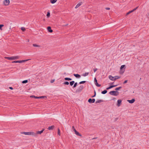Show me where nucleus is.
<instances>
[{"label":"nucleus","mask_w":149,"mask_h":149,"mask_svg":"<svg viewBox=\"0 0 149 149\" xmlns=\"http://www.w3.org/2000/svg\"><path fill=\"white\" fill-rule=\"evenodd\" d=\"M22 134H24L26 135H32L35 136H36V134H35L33 132H23L22 133Z\"/></svg>","instance_id":"obj_1"},{"label":"nucleus","mask_w":149,"mask_h":149,"mask_svg":"<svg viewBox=\"0 0 149 149\" xmlns=\"http://www.w3.org/2000/svg\"><path fill=\"white\" fill-rule=\"evenodd\" d=\"M28 41L29 42V40H28Z\"/></svg>","instance_id":"obj_50"},{"label":"nucleus","mask_w":149,"mask_h":149,"mask_svg":"<svg viewBox=\"0 0 149 149\" xmlns=\"http://www.w3.org/2000/svg\"><path fill=\"white\" fill-rule=\"evenodd\" d=\"M94 82H95V84L97 86H98V87L100 86L101 85L100 84H99L97 83V80L95 78V79H94Z\"/></svg>","instance_id":"obj_8"},{"label":"nucleus","mask_w":149,"mask_h":149,"mask_svg":"<svg viewBox=\"0 0 149 149\" xmlns=\"http://www.w3.org/2000/svg\"><path fill=\"white\" fill-rule=\"evenodd\" d=\"M114 82H113V83H111V84H113V83Z\"/></svg>","instance_id":"obj_51"},{"label":"nucleus","mask_w":149,"mask_h":149,"mask_svg":"<svg viewBox=\"0 0 149 149\" xmlns=\"http://www.w3.org/2000/svg\"><path fill=\"white\" fill-rule=\"evenodd\" d=\"M77 82H76V83H74V86H73V87H74V88H75V87L77 86Z\"/></svg>","instance_id":"obj_36"},{"label":"nucleus","mask_w":149,"mask_h":149,"mask_svg":"<svg viewBox=\"0 0 149 149\" xmlns=\"http://www.w3.org/2000/svg\"><path fill=\"white\" fill-rule=\"evenodd\" d=\"M9 88L11 90H13V88L12 87H10Z\"/></svg>","instance_id":"obj_46"},{"label":"nucleus","mask_w":149,"mask_h":149,"mask_svg":"<svg viewBox=\"0 0 149 149\" xmlns=\"http://www.w3.org/2000/svg\"><path fill=\"white\" fill-rule=\"evenodd\" d=\"M28 60H23L20 61L21 62V63H22V62H25V61H27Z\"/></svg>","instance_id":"obj_39"},{"label":"nucleus","mask_w":149,"mask_h":149,"mask_svg":"<svg viewBox=\"0 0 149 149\" xmlns=\"http://www.w3.org/2000/svg\"><path fill=\"white\" fill-rule=\"evenodd\" d=\"M121 88H122L121 87H119L116 88H115V90L116 91L119 90Z\"/></svg>","instance_id":"obj_32"},{"label":"nucleus","mask_w":149,"mask_h":149,"mask_svg":"<svg viewBox=\"0 0 149 149\" xmlns=\"http://www.w3.org/2000/svg\"><path fill=\"white\" fill-rule=\"evenodd\" d=\"M135 100L134 99H132L131 100H128L127 101L129 102V103L132 104L135 101Z\"/></svg>","instance_id":"obj_9"},{"label":"nucleus","mask_w":149,"mask_h":149,"mask_svg":"<svg viewBox=\"0 0 149 149\" xmlns=\"http://www.w3.org/2000/svg\"><path fill=\"white\" fill-rule=\"evenodd\" d=\"M121 102H122V101L120 100H118V101H117L118 104H117V106L118 107H119L120 105Z\"/></svg>","instance_id":"obj_10"},{"label":"nucleus","mask_w":149,"mask_h":149,"mask_svg":"<svg viewBox=\"0 0 149 149\" xmlns=\"http://www.w3.org/2000/svg\"><path fill=\"white\" fill-rule=\"evenodd\" d=\"M109 78L112 81H115L114 80V77L112 76L111 75H109Z\"/></svg>","instance_id":"obj_15"},{"label":"nucleus","mask_w":149,"mask_h":149,"mask_svg":"<svg viewBox=\"0 0 149 149\" xmlns=\"http://www.w3.org/2000/svg\"><path fill=\"white\" fill-rule=\"evenodd\" d=\"M117 86V85H111L109 86V87L107 88V90H108L109 89H111L113 87H116Z\"/></svg>","instance_id":"obj_13"},{"label":"nucleus","mask_w":149,"mask_h":149,"mask_svg":"<svg viewBox=\"0 0 149 149\" xmlns=\"http://www.w3.org/2000/svg\"><path fill=\"white\" fill-rule=\"evenodd\" d=\"M19 58V56H13L10 57H5L6 59H8L9 60H13L18 59Z\"/></svg>","instance_id":"obj_2"},{"label":"nucleus","mask_w":149,"mask_h":149,"mask_svg":"<svg viewBox=\"0 0 149 149\" xmlns=\"http://www.w3.org/2000/svg\"><path fill=\"white\" fill-rule=\"evenodd\" d=\"M95 99H92L91 98L89 99L88 100V102L90 103H93L95 102Z\"/></svg>","instance_id":"obj_6"},{"label":"nucleus","mask_w":149,"mask_h":149,"mask_svg":"<svg viewBox=\"0 0 149 149\" xmlns=\"http://www.w3.org/2000/svg\"><path fill=\"white\" fill-rule=\"evenodd\" d=\"M44 129H43L41 131H37L36 134H40L43 132L44 131Z\"/></svg>","instance_id":"obj_16"},{"label":"nucleus","mask_w":149,"mask_h":149,"mask_svg":"<svg viewBox=\"0 0 149 149\" xmlns=\"http://www.w3.org/2000/svg\"><path fill=\"white\" fill-rule=\"evenodd\" d=\"M109 93L113 95L117 96L118 95L119 92L117 91H112L110 92Z\"/></svg>","instance_id":"obj_3"},{"label":"nucleus","mask_w":149,"mask_h":149,"mask_svg":"<svg viewBox=\"0 0 149 149\" xmlns=\"http://www.w3.org/2000/svg\"><path fill=\"white\" fill-rule=\"evenodd\" d=\"M97 70V68L94 69H93L94 72H95Z\"/></svg>","instance_id":"obj_41"},{"label":"nucleus","mask_w":149,"mask_h":149,"mask_svg":"<svg viewBox=\"0 0 149 149\" xmlns=\"http://www.w3.org/2000/svg\"><path fill=\"white\" fill-rule=\"evenodd\" d=\"M86 82V81H82L80 82L79 83V84H81L85 83Z\"/></svg>","instance_id":"obj_31"},{"label":"nucleus","mask_w":149,"mask_h":149,"mask_svg":"<svg viewBox=\"0 0 149 149\" xmlns=\"http://www.w3.org/2000/svg\"><path fill=\"white\" fill-rule=\"evenodd\" d=\"M68 25V24H67L65 25V26H67Z\"/></svg>","instance_id":"obj_49"},{"label":"nucleus","mask_w":149,"mask_h":149,"mask_svg":"<svg viewBox=\"0 0 149 149\" xmlns=\"http://www.w3.org/2000/svg\"><path fill=\"white\" fill-rule=\"evenodd\" d=\"M54 128V126L52 125L51 126L49 127L47 129L49 130H52Z\"/></svg>","instance_id":"obj_12"},{"label":"nucleus","mask_w":149,"mask_h":149,"mask_svg":"<svg viewBox=\"0 0 149 149\" xmlns=\"http://www.w3.org/2000/svg\"><path fill=\"white\" fill-rule=\"evenodd\" d=\"M56 1V0H50V2L52 3H54Z\"/></svg>","instance_id":"obj_26"},{"label":"nucleus","mask_w":149,"mask_h":149,"mask_svg":"<svg viewBox=\"0 0 149 149\" xmlns=\"http://www.w3.org/2000/svg\"><path fill=\"white\" fill-rule=\"evenodd\" d=\"M12 63H21V62L20 61H13L12 62Z\"/></svg>","instance_id":"obj_25"},{"label":"nucleus","mask_w":149,"mask_h":149,"mask_svg":"<svg viewBox=\"0 0 149 149\" xmlns=\"http://www.w3.org/2000/svg\"><path fill=\"white\" fill-rule=\"evenodd\" d=\"M127 80H125L123 82V84H125L127 82Z\"/></svg>","instance_id":"obj_42"},{"label":"nucleus","mask_w":149,"mask_h":149,"mask_svg":"<svg viewBox=\"0 0 149 149\" xmlns=\"http://www.w3.org/2000/svg\"><path fill=\"white\" fill-rule=\"evenodd\" d=\"M125 66V65H123L121 66L120 69H122Z\"/></svg>","instance_id":"obj_38"},{"label":"nucleus","mask_w":149,"mask_h":149,"mask_svg":"<svg viewBox=\"0 0 149 149\" xmlns=\"http://www.w3.org/2000/svg\"><path fill=\"white\" fill-rule=\"evenodd\" d=\"M73 75L77 78H79L80 77V75L78 74H74Z\"/></svg>","instance_id":"obj_19"},{"label":"nucleus","mask_w":149,"mask_h":149,"mask_svg":"<svg viewBox=\"0 0 149 149\" xmlns=\"http://www.w3.org/2000/svg\"><path fill=\"white\" fill-rule=\"evenodd\" d=\"M64 79L65 80H72V79L68 77L65 78Z\"/></svg>","instance_id":"obj_23"},{"label":"nucleus","mask_w":149,"mask_h":149,"mask_svg":"<svg viewBox=\"0 0 149 149\" xmlns=\"http://www.w3.org/2000/svg\"><path fill=\"white\" fill-rule=\"evenodd\" d=\"M63 84L65 85H68L69 84V83L68 81H65L64 83Z\"/></svg>","instance_id":"obj_29"},{"label":"nucleus","mask_w":149,"mask_h":149,"mask_svg":"<svg viewBox=\"0 0 149 149\" xmlns=\"http://www.w3.org/2000/svg\"><path fill=\"white\" fill-rule=\"evenodd\" d=\"M147 16H148V17L149 18V12L148 13Z\"/></svg>","instance_id":"obj_45"},{"label":"nucleus","mask_w":149,"mask_h":149,"mask_svg":"<svg viewBox=\"0 0 149 149\" xmlns=\"http://www.w3.org/2000/svg\"><path fill=\"white\" fill-rule=\"evenodd\" d=\"M47 30L48 31L52 33L53 32V30L51 29V28L50 26H48L47 27Z\"/></svg>","instance_id":"obj_14"},{"label":"nucleus","mask_w":149,"mask_h":149,"mask_svg":"<svg viewBox=\"0 0 149 149\" xmlns=\"http://www.w3.org/2000/svg\"><path fill=\"white\" fill-rule=\"evenodd\" d=\"M21 29L23 31H24L25 30V28L24 27H21Z\"/></svg>","instance_id":"obj_37"},{"label":"nucleus","mask_w":149,"mask_h":149,"mask_svg":"<svg viewBox=\"0 0 149 149\" xmlns=\"http://www.w3.org/2000/svg\"><path fill=\"white\" fill-rule=\"evenodd\" d=\"M84 88V86L83 85H81L79 87V90L80 91H81Z\"/></svg>","instance_id":"obj_18"},{"label":"nucleus","mask_w":149,"mask_h":149,"mask_svg":"<svg viewBox=\"0 0 149 149\" xmlns=\"http://www.w3.org/2000/svg\"><path fill=\"white\" fill-rule=\"evenodd\" d=\"M3 3L5 6H8L10 3L9 0H5L3 1Z\"/></svg>","instance_id":"obj_5"},{"label":"nucleus","mask_w":149,"mask_h":149,"mask_svg":"<svg viewBox=\"0 0 149 149\" xmlns=\"http://www.w3.org/2000/svg\"><path fill=\"white\" fill-rule=\"evenodd\" d=\"M33 47H40V46L38 45H36V44H33Z\"/></svg>","instance_id":"obj_21"},{"label":"nucleus","mask_w":149,"mask_h":149,"mask_svg":"<svg viewBox=\"0 0 149 149\" xmlns=\"http://www.w3.org/2000/svg\"><path fill=\"white\" fill-rule=\"evenodd\" d=\"M72 129L73 130L75 134H76L77 136H81V135L76 130L73 126H72Z\"/></svg>","instance_id":"obj_4"},{"label":"nucleus","mask_w":149,"mask_h":149,"mask_svg":"<svg viewBox=\"0 0 149 149\" xmlns=\"http://www.w3.org/2000/svg\"><path fill=\"white\" fill-rule=\"evenodd\" d=\"M28 80H24L22 81V83L23 84L26 83H27Z\"/></svg>","instance_id":"obj_30"},{"label":"nucleus","mask_w":149,"mask_h":149,"mask_svg":"<svg viewBox=\"0 0 149 149\" xmlns=\"http://www.w3.org/2000/svg\"><path fill=\"white\" fill-rule=\"evenodd\" d=\"M54 81V80H51L50 82L51 83H53Z\"/></svg>","instance_id":"obj_43"},{"label":"nucleus","mask_w":149,"mask_h":149,"mask_svg":"<svg viewBox=\"0 0 149 149\" xmlns=\"http://www.w3.org/2000/svg\"><path fill=\"white\" fill-rule=\"evenodd\" d=\"M50 15V13L49 12H47V16L48 17H49Z\"/></svg>","instance_id":"obj_35"},{"label":"nucleus","mask_w":149,"mask_h":149,"mask_svg":"<svg viewBox=\"0 0 149 149\" xmlns=\"http://www.w3.org/2000/svg\"><path fill=\"white\" fill-rule=\"evenodd\" d=\"M58 134L59 136H60L61 135L60 130H59V128L58 129Z\"/></svg>","instance_id":"obj_34"},{"label":"nucleus","mask_w":149,"mask_h":149,"mask_svg":"<svg viewBox=\"0 0 149 149\" xmlns=\"http://www.w3.org/2000/svg\"><path fill=\"white\" fill-rule=\"evenodd\" d=\"M74 83V81H72L70 82V84L71 86H72Z\"/></svg>","instance_id":"obj_20"},{"label":"nucleus","mask_w":149,"mask_h":149,"mask_svg":"<svg viewBox=\"0 0 149 149\" xmlns=\"http://www.w3.org/2000/svg\"><path fill=\"white\" fill-rule=\"evenodd\" d=\"M107 93V91L106 90H104L101 93L102 94H105Z\"/></svg>","instance_id":"obj_24"},{"label":"nucleus","mask_w":149,"mask_h":149,"mask_svg":"<svg viewBox=\"0 0 149 149\" xmlns=\"http://www.w3.org/2000/svg\"><path fill=\"white\" fill-rule=\"evenodd\" d=\"M96 96V92H95V91H94V95L93 96H92V97H95V96Z\"/></svg>","instance_id":"obj_40"},{"label":"nucleus","mask_w":149,"mask_h":149,"mask_svg":"<svg viewBox=\"0 0 149 149\" xmlns=\"http://www.w3.org/2000/svg\"><path fill=\"white\" fill-rule=\"evenodd\" d=\"M4 26V25L3 24H0V30H2V27Z\"/></svg>","instance_id":"obj_33"},{"label":"nucleus","mask_w":149,"mask_h":149,"mask_svg":"<svg viewBox=\"0 0 149 149\" xmlns=\"http://www.w3.org/2000/svg\"><path fill=\"white\" fill-rule=\"evenodd\" d=\"M136 8H135L133 10H134V11L135 10H136Z\"/></svg>","instance_id":"obj_48"},{"label":"nucleus","mask_w":149,"mask_h":149,"mask_svg":"<svg viewBox=\"0 0 149 149\" xmlns=\"http://www.w3.org/2000/svg\"><path fill=\"white\" fill-rule=\"evenodd\" d=\"M83 3L82 2H80L78 3L77 5L75 7V8H77L78 7H79V6H81L82 4Z\"/></svg>","instance_id":"obj_11"},{"label":"nucleus","mask_w":149,"mask_h":149,"mask_svg":"<svg viewBox=\"0 0 149 149\" xmlns=\"http://www.w3.org/2000/svg\"><path fill=\"white\" fill-rule=\"evenodd\" d=\"M103 102V101L102 100H97L96 101L95 103L96 104H97V103H100L101 102Z\"/></svg>","instance_id":"obj_17"},{"label":"nucleus","mask_w":149,"mask_h":149,"mask_svg":"<svg viewBox=\"0 0 149 149\" xmlns=\"http://www.w3.org/2000/svg\"><path fill=\"white\" fill-rule=\"evenodd\" d=\"M134 11V10H133L131 11H129V12H128V13H126V15H127L129 14L130 13H131L132 12H133Z\"/></svg>","instance_id":"obj_27"},{"label":"nucleus","mask_w":149,"mask_h":149,"mask_svg":"<svg viewBox=\"0 0 149 149\" xmlns=\"http://www.w3.org/2000/svg\"><path fill=\"white\" fill-rule=\"evenodd\" d=\"M96 138H93L92 139H96Z\"/></svg>","instance_id":"obj_47"},{"label":"nucleus","mask_w":149,"mask_h":149,"mask_svg":"<svg viewBox=\"0 0 149 149\" xmlns=\"http://www.w3.org/2000/svg\"><path fill=\"white\" fill-rule=\"evenodd\" d=\"M115 78L114 80H116L120 78V77H119L118 76H116L114 77Z\"/></svg>","instance_id":"obj_28"},{"label":"nucleus","mask_w":149,"mask_h":149,"mask_svg":"<svg viewBox=\"0 0 149 149\" xmlns=\"http://www.w3.org/2000/svg\"><path fill=\"white\" fill-rule=\"evenodd\" d=\"M106 9L107 10H109L110 9V8H106Z\"/></svg>","instance_id":"obj_44"},{"label":"nucleus","mask_w":149,"mask_h":149,"mask_svg":"<svg viewBox=\"0 0 149 149\" xmlns=\"http://www.w3.org/2000/svg\"><path fill=\"white\" fill-rule=\"evenodd\" d=\"M31 97H34L35 98L39 99V98H44L45 97V96H42L40 97H36L34 95H31L30 96Z\"/></svg>","instance_id":"obj_7"},{"label":"nucleus","mask_w":149,"mask_h":149,"mask_svg":"<svg viewBox=\"0 0 149 149\" xmlns=\"http://www.w3.org/2000/svg\"><path fill=\"white\" fill-rule=\"evenodd\" d=\"M89 74V73L88 72H86L84 74H82V76H84V77H85L86 76H87Z\"/></svg>","instance_id":"obj_22"}]
</instances>
